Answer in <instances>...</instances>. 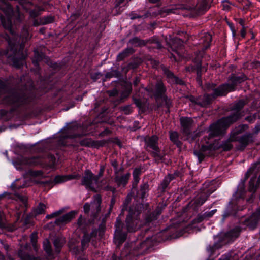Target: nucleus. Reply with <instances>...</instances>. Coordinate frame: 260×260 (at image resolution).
Returning <instances> with one entry per match:
<instances>
[{
  "instance_id": "9",
  "label": "nucleus",
  "mask_w": 260,
  "mask_h": 260,
  "mask_svg": "<svg viewBox=\"0 0 260 260\" xmlns=\"http://www.w3.org/2000/svg\"><path fill=\"white\" fill-rule=\"evenodd\" d=\"M145 141L147 147H150L154 151L153 155L154 157L157 160H160L162 157L159 154V150L157 146L158 137L156 136H152V137H147L145 139Z\"/></svg>"
},
{
  "instance_id": "19",
  "label": "nucleus",
  "mask_w": 260,
  "mask_h": 260,
  "mask_svg": "<svg viewBox=\"0 0 260 260\" xmlns=\"http://www.w3.org/2000/svg\"><path fill=\"white\" fill-rule=\"evenodd\" d=\"M180 120L183 128V133L187 135H189V128L192 123V119L190 118L182 117L180 118Z\"/></svg>"
},
{
  "instance_id": "59",
  "label": "nucleus",
  "mask_w": 260,
  "mask_h": 260,
  "mask_svg": "<svg viewBox=\"0 0 260 260\" xmlns=\"http://www.w3.org/2000/svg\"><path fill=\"white\" fill-rule=\"evenodd\" d=\"M30 15L32 17H36L39 15V13L35 10H33L30 11Z\"/></svg>"
},
{
  "instance_id": "44",
  "label": "nucleus",
  "mask_w": 260,
  "mask_h": 260,
  "mask_svg": "<svg viewBox=\"0 0 260 260\" xmlns=\"http://www.w3.org/2000/svg\"><path fill=\"white\" fill-rule=\"evenodd\" d=\"M16 196L17 198V200L20 201L22 203V204L25 207H26V204H27V198L25 196H21V195L18 194H16Z\"/></svg>"
},
{
  "instance_id": "36",
  "label": "nucleus",
  "mask_w": 260,
  "mask_h": 260,
  "mask_svg": "<svg viewBox=\"0 0 260 260\" xmlns=\"http://www.w3.org/2000/svg\"><path fill=\"white\" fill-rule=\"evenodd\" d=\"M37 239H38L37 234L36 233H32L31 235V237H30L31 242L33 246L34 249L36 251L37 250Z\"/></svg>"
},
{
  "instance_id": "5",
  "label": "nucleus",
  "mask_w": 260,
  "mask_h": 260,
  "mask_svg": "<svg viewBox=\"0 0 260 260\" xmlns=\"http://www.w3.org/2000/svg\"><path fill=\"white\" fill-rule=\"evenodd\" d=\"M139 213L133 211L132 209L129 210V214L126 219V228L128 231L135 232L142 225V223L139 218Z\"/></svg>"
},
{
  "instance_id": "56",
  "label": "nucleus",
  "mask_w": 260,
  "mask_h": 260,
  "mask_svg": "<svg viewBox=\"0 0 260 260\" xmlns=\"http://www.w3.org/2000/svg\"><path fill=\"white\" fill-rule=\"evenodd\" d=\"M13 64L16 68H20L22 64V60H20L16 61V60L14 59V61H13Z\"/></svg>"
},
{
  "instance_id": "29",
  "label": "nucleus",
  "mask_w": 260,
  "mask_h": 260,
  "mask_svg": "<svg viewBox=\"0 0 260 260\" xmlns=\"http://www.w3.org/2000/svg\"><path fill=\"white\" fill-rule=\"evenodd\" d=\"M232 141L229 139V140L223 142L222 144L219 145H216L214 148L216 149L222 148L224 151H228L232 149L233 146L230 142Z\"/></svg>"
},
{
  "instance_id": "17",
  "label": "nucleus",
  "mask_w": 260,
  "mask_h": 260,
  "mask_svg": "<svg viewBox=\"0 0 260 260\" xmlns=\"http://www.w3.org/2000/svg\"><path fill=\"white\" fill-rule=\"evenodd\" d=\"M248 126L246 124H241L236 127L231 133L230 139L231 141H236L238 137L237 136L246 131Z\"/></svg>"
},
{
  "instance_id": "39",
  "label": "nucleus",
  "mask_w": 260,
  "mask_h": 260,
  "mask_svg": "<svg viewBox=\"0 0 260 260\" xmlns=\"http://www.w3.org/2000/svg\"><path fill=\"white\" fill-rule=\"evenodd\" d=\"M40 19L42 24L45 25L52 22L54 20V17L52 16H46L41 18Z\"/></svg>"
},
{
  "instance_id": "20",
  "label": "nucleus",
  "mask_w": 260,
  "mask_h": 260,
  "mask_svg": "<svg viewBox=\"0 0 260 260\" xmlns=\"http://www.w3.org/2000/svg\"><path fill=\"white\" fill-rule=\"evenodd\" d=\"M29 248V244L26 243L25 245H21L20 249L18 251V255L23 260H42L38 257H32L23 251V249H27Z\"/></svg>"
},
{
  "instance_id": "53",
  "label": "nucleus",
  "mask_w": 260,
  "mask_h": 260,
  "mask_svg": "<svg viewBox=\"0 0 260 260\" xmlns=\"http://www.w3.org/2000/svg\"><path fill=\"white\" fill-rule=\"evenodd\" d=\"M62 212V211L61 210H60V211H57L51 215H47L46 216V218H48V219H50L52 217H53L54 216H56L57 215H59L60 214H61V213Z\"/></svg>"
},
{
  "instance_id": "32",
  "label": "nucleus",
  "mask_w": 260,
  "mask_h": 260,
  "mask_svg": "<svg viewBox=\"0 0 260 260\" xmlns=\"http://www.w3.org/2000/svg\"><path fill=\"white\" fill-rule=\"evenodd\" d=\"M98 142L92 141L90 139L85 138L80 141V144L82 146L87 147L96 146Z\"/></svg>"
},
{
  "instance_id": "28",
  "label": "nucleus",
  "mask_w": 260,
  "mask_h": 260,
  "mask_svg": "<svg viewBox=\"0 0 260 260\" xmlns=\"http://www.w3.org/2000/svg\"><path fill=\"white\" fill-rule=\"evenodd\" d=\"M162 71L164 72V74L168 78V82L170 83H174V81H176V76L174 75V74L169 71L168 69L165 67H162Z\"/></svg>"
},
{
  "instance_id": "6",
  "label": "nucleus",
  "mask_w": 260,
  "mask_h": 260,
  "mask_svg": "<svg viewBox=\"0 0 260 260\" xmlns=\"http://www.w3.org/2000/svg\"><path fill=\"white\" fill-rule=\"evenodd\" d=\"M260 220V207L250 216L241 219L240 223L251 230L255 229Z\"/></svg>"
},
{
  "instance_id": "63",
  "label": "nucleus",
  "mask_w": 260,
  "mask_h": 260,
  "mask_svg": "<svg viewBox=\"0 0 260 260\" xmlns=\"http://www.w3.org/2000/svg\"><path fill=\"white\" fill-rule=\"evenodd\" d=\"M33 25L35 26L42 25L41 23V20L40 18L39 19V21L38 20H34Z\"/></svg>"
},
{
  "instance_id": "31",
  "label": "nucleus",
  "mask_w": 260,
  "mask_h": 260,
  "mask_svg": "<svg viewBox=\"0 0 260 260\" xmlns=\"http://www.w3.org/2000/svg\"><path fill=\"white\" fill-rule=\"evenodd\" d=\"M46 206L42 203H40L38 206L34 208L33 210V215L36 216L37 215L44 214L45 212Z\"/></svg>"
},
{
  "instance_id": "54",
  "label": "nucleus",
  "mask_w": 260,
  "mask_h": 260,
  "mask_svg": "<svg viewBox=\"0 0 260 260\" xmlns=\"http://www.w3.org/2000/svg\"><path fill=\"white\" fill-rule=\"evenodd\" d=\"M35 57L36 58V60H33V63L35 65H37V61H40L42 59V56H40L38 53H35Z\"/></svg>"
},
{
  "instance_id": "34",
  "label": "nucleus",
  "mask_w": 260,
  "mask_h": 260,
  "mask_svg": "<svg viewBox=\"0 0 260 260\" xmlns=\"http://www.w3.org/2000/svg\"><path fill=\"white\" fill-rule=\"evenodd\" d=\"M43 247L44 250L46 252L49 256L52 254V249L51 244L48 240L46 239L43 242Z\"/></svg>"
},
{
  "instance_id": "52",
  "label": "nucleus",
  "mask_w": 260,
  "mask_h": 260,
  "mask_svg": "<svg viewBox=\"0 0 260 260\" xmlns=\"http://www.w3.org/2000/svg\"><path fill=\"white\" fill-rule=\"evenodd\" d=\"M112 166L114 167L116 174H117L118 172V162L116 160H113L111 162Z\"/></svg>"
},
{
  "instance_id": "51",
  "label": "nucleus",
  "mask_w": 260,
  "mask_h": 260,
  "mask_svg": "<svg viewBox=\"0 0 260 260\" xmlns=\"http://www.w3.org/2000/svg\"><path fill=\"white\" fill-rule=\"evenodd\" d=\"M216 212V210L215 209L208 212H205L204 213V217H206V218L211 217Z\"/></svg>"
},
{
  "instance_id": "1",
  "label": "nucleus",
  "mask_w": 260,
  "mask_h": 260,
  "mask_svg": "<svg viewBox=\"0 0 260 260\" xmlns=\"http://www.w3.org/2000/svg\"><path fill=\"white\" fill-rule=\"evenodd\" d=\"M238 117L236 115L223 117L216 123L211 125L209 130V137L211 138L224 134L228 128L237 121Z\"/></svg>"
},
{
  "instance_id": "40",
  "label": "nucleus",
  "mask_w": 260,
  "mask_h": 260,
  "mask_svg": "<svg viewBox=\"0 0 260 260\" xmlns=\"http://www.w3.org/2000/svg\"><path fill=\"white\" fill-rule=\"evenodd\" d=\"M119 109L126 115H128L132 112V109L130 105L120 107Z\"/></svg>"
},
{
  "instance_id": "42",
  "label": "nucleus",
  "mask_w": 260,
  "mask_h": 260,
  "mask_svg": "<svg viewBox=\"0 0 260 260\" xmlns=\"http://www.w3.org/2000/svg\"><path fill=\"white\" fill-rule=\"evenodd\" d=\"M131 199H132V195L128 194L126 197V198L123 203V208L122 209V212H123L124 210H126L127 206L128 205V204H129V203L131 201Z\"/></svg>"
},
{
  "instance_id": "24",
  "label": "nucleus",
  "mask_w": 260,
  "mask_h": 260,
  "mask_svg": "<svg viewBox=\"0 0 260 260\" xmlns=\"http://www.w3.org/2000/svg\"><path fill=\"white\" fill-rule=\"evenodd\" d=\"M134 52L132 48H127L124 49L122 52L118 54L117 56V61H121L127 57Z\"/></svg>"
},
{
  "instance_id": "48",
  "label": "nucleus",
  "mask_w": 260,
  "mask_h": 260,
  "mask_svg": "<svg viewBox=\"0 0 260 260\" xmlns=\"http://www.w3.org/2000/svg\"><path fill=\"white\" fill-rule=\"evenodd\" d=\"M223 9L228 11L231 8V4L228 1H223L222 3Z\"/></svg>"
},
{
  "instance_id": "23",
  "label": "nucleus",
  "mask_w": 260,
  "mask_h": 260,
  "mask_svg": "<svg viewBox=\"0 0 260 260\" xmlns=\"http://www.w3.org/2000/svg\"><path fill=\"white\" fill-rule=\"evenodd\" d=\"M129 177V173H127L121 176H119L118 174H117L115 178V182L118 186H125L128 182Z\"/></svg>"
},
{
  "instance_id": "62",
  "label": "nucleus",
  "mask_w": 260,
  "mask_h": 260,
  "mask_svg": "<svg viewBox=\"0 0 260 260\" xmlns=\"http://www.w3.org/2000/svg\"><path fill=\"white\" fill-rule=\"evenodd\" d=\"M125 0H116L115 3V7L117 8L120 6V4L123 3Z\"/></svg>"
},
{
  "instance_id": "33",
  "label": "nucleus",
  "mask_w": 260,
  "mask_h": 260,
  "mask_svg": "<svg viewBox=\"0 0 260 260\" xmlns=\"http://www.w3.org/2000/svg\"><path fill=\"white\" fill-rule=\"evenodd\" d=\"M170 140L177 146L181 144L180 142L178 140V134L176 132H171L170 133Z\"/></svg>"
},
{
  "instance_id": "35",
  "label": "nucleus",
  "mask_w": 260,
  "mask_h": 260,
  "mask_svg": "<svg viewBox=\"0 0 260 260\" xmlns=\"http://www.w3.org/2000/svg\"><path fill=\"white\" fill-rule=\"evenodd\" d=\"M174 178L172 175H169L166 176L161 184L162 189L164 190L169 185L170 182Z\"/></svg>"
},
{
  "instance_id": "45",
  "label": "nucleus",
  "mask_w": 260,
  "mask_h": 260,
  "mask_svg": "<svg viewBox=\"0 0 260 260\" xmlns=\"http://www.w3.org/2000/svg\"><path fill=\"white\" fill-rule=\"evenodd\" d=\"M238 259L239 256L237 255L234 254L232 255L231 254L229 255L225 256L219 260H238Z\"/></svg>"
},
{
  "instance_id": "37",
  "label": "nucleus",
  "mask_w": 260,
  "mask_h": 260,
  "mask_svg": "<svg viewBox=\"0 0 260 260\" xmlns=\"http://www.w3.org/2000/svg\"><path fill=\"white\" fill-rule=\"evenodd\" d=\"M90 239V237L89 235L88 234H85L83 237V239L82 240L81 244L82 248L84 249L87 247L89 241Z\"/></svg>"
},
{
  "instance_id": "12",
  "label": "nucleus",
  "mask_w": 260,
  "mask_h": 260,
  "mask_svg": "<svg viewBox=\"0 0 260 260\" xmlns=\"http://www.w3.org/2000/svg\"><path fill=\"white\" fill-rule=\"evenodd\" d=\"M123 226L121 219L118 217L115 223V239L119 244L123 243L126 237V235L125 233H122Z\"/></svg>"
},
{
  "instance_id": "15",
  "label": "nucleus",
  "mask_w": 260,
  "mask_h": 260,
  "mask_svg": "<svg viewBox=\"0 0 260 260\" xmlns=\"http://www.w3.org/2000/svg\"><path fill=\"white\" fill-rule=\"evenodd\" d=\"M148 91L154 94L156 97L162 96L166 91V89L161 81H157L155 86V90L153 91L152 88H149Z\"/></svg>"
},
{
  "instance_id": "30",
  "label": "nucleus",
  "mask_w": 260,
  "mask_h": 260,
  "mask_svg": "<svg viewBox=\"0 0 260 260\" xmlns=\"http://www.w3.org/2000/svg\"><path fill=\"white\" fill-rule=\"evenodd\" d=\"M128 42L131 45L135 47L143 46L146 44L144 40H141L138 37H135L129 40Z\"/></svg>"
},
{
  "instance_id": "41",
  "label": "nucleus",
  "mask_w": 260,
  "mask_h": 260,
  "mask_svg": "<svg viewBox=\"0 0 260 260\" xmlns=\"http://www.w3.org/2000/svg\"><path fill=\"white\" fill-rule=\"evenodd\" d=\"M139 173L138 171L135 170L133 173V186L135 187L137 185L139 181Z\"/></svg>"
},
{
  "instance_id": "61",
  "label": "nucleus",
  "mask_w": 260,
  "mask_h": 260,
  "mask_svg": "<svg viewBox=\"0 0 260 260\" xmlns=\"http://www.w3.org/2000/svg\"><path fill=\"white\" fill-rule=\"evenodd\" d=\"M131 19H136V18H140L142 17L141 16L139 15H138L137 14H134V13H132L131 14Z\"/></svg>"
},
{
  "instance_id": "25",
  "label": "nucleus",
  "mask_w": 260,
  "mask_h": 260,
  "mask_svg": "<svg viewBox=\"0 0 260 260\" xmlns=\"http://www.w3.org/2000/svg\"><path fill=\"white\" fill-rule=\"evenodd\" d=\"M54 245L55 250L57 252H59L61 248L65 243V239L63 237H57L54 240Z\"/></svg>"
},
{
  "instance_id": "21",
  "label": "nucleus",
  "mask_w": 260,
  "mask_h": 260,
  "mask_svg": "<svg viewBox=\"0 0 260 260\" xmlns=\"http://www.w3.org/2000/svg\"><path fill=\"white\" fill-rule=\"evenodd\" d=\"M80 176L76 174H71L68 175H58L54 178V182L55 183H61L74 179H78Z\"/></svg>"
},
{
  "instance_id": "49",
  "label": "nucleus",
  "mask_w": 260,
  "mask_h": 260,
  "mask_svg": "<svg viewBox=\"0 0 260 260\" xmlns=\"http://www.w3.org/2000/svg\"><path fill=\"white\" fill-rule=\"evenodd\" d=\"M85 221V219H84L82 216H80L78 220V225L79 227L82 228L84 222Z\"/></svg>"
},
{
  "instance_id": "7",
  "label": "nucleus",
  "mask_w": 260,
  "mask_h": 260,
  "mask_svg": "<svg viewBox=\"0 0 260 260\" xmlns=\"http://www.w3.org/2000/svg\"><path fill=\"white\" fill-rule=\"evenodd\" d=\"M101 197L99 194L94 196L93 201L90 203H86L84 205V211L86 214L90 212L94 217L96 216L101 211Z\"/></svg>"
},
{
  "instance_id": "26",
  "label": "nucleus",
  "mask_w": 260,
  "mask_h": 260,
  "mask_svg": "<svg viewBox=\"0 0 260 260\" xmlns=\"http://www.w3.org/2000/svg\"><path fill=\"white\" fill-rule=\"evenodd\" d=\"M201 40V43L203 44L205 49H207L209 47L210 42H211L212 40L211 35L209 34H205L202 37Z\"/></svg>"
},
{
  "instance_id": "8",
  "label": "nucleus",
  "mask_w": 260,
  "mask_h": 260,
  "mask_svg": "<svg viewBox=\"0 0 260 260\" xmlns=\"http://www.w3.org/2000/svg\"><path fill=\"white\" fill-rule=\"evenodd\" d=\"M55 162V158L53 155H41L36 157L28 159L26 163L30 165H37L42 163H49L53 165Z\"/></svg>"
},
{
  "instance_id": "2",
  "label": "nucleus",
  "mask_w": 260,
  "mask_h": 260,
  "mask_svg": "<svg viewBox=\"0 0 260 260\" xmlns=\"http://www.w3.org/2000/svg\"><path fill=\"white\" fill-rule=\"evenodd\" d=\"M210 0H185V5H181L175 9H168L165 10L167 13H174V10L177 9H186L190 11H194L198 13H201L206 11L209 8V1Z\"/></svg>"
},
{
  "instance_id": "47",
  "label": "nucleus",
  "mask_w": 260,
  "mask_h": 260,
  "mask_svg": "<svg viewBox=\"0 0 260 260\" xmlns=\"http://www.w3.org/2000/svg\"><path fill=\"white\" fill-rule=\"evenodd\" d=\"M194 153L198 157L199 162H201L204 158V155L202 152L199 151H195Z\"/></svg>"
},
{
  "instance_id": "55",
  "label": "nucleus",
  "mask_w": 260,
  "mask_h": 260,
  "mask_svg": "<svg viewBox=\"0 0 260 260\" xmlns=\"http://www.w3.org/2000/svg\"><path fill=\"white\" fill-rule=\"evenodd\" d=\"M245 120L249 122H253L255 120V116H249L245 118Z\"/></svg>"
},
{
  "instance_id": "38",
  "label": "nucleus",
  "mask_w": 260,
  "mask_h": 260,
  "mask_svg": "<svg viewBox=\"0 0 260 260\" xmlns=\"http://www.w3.org/2000/svg\"><path fill=\"white\" fill-rule=\"evenodd\" d=\"M148 189V185L147 183H145L141 185L140 190V193L142 198H144L145 197V194L147 191Z\"/></svg>"
},
{
  "instance_id": "4",
  "label": "nucleus",
  "mask_w": 260,
  "mask_h": 260,
  "mask_svg": "<svg viewBox=\"0 0 260 260\" xmlns=\"http://www.w3.org/2000/svg\"><path fill=\"white\" fill-rule=\"evenodd\" d=\"M246 79V77L245 75L240 76L232 75L230 79L231 84H223L215 89L213 92L214 96L224 95L228 92L234 90L235 85L243 82Z\"/></svg>"
},
{
  "instance_id": "11",
  "label": "nucleus",
  "mask_w": 260,
  "mask_h": 260,
  "mask_svg": "<svg viewBox=\"0 0 260 260\" xmlns=\"http://www.w3.org/2000/svg\"><path fill=\"white\" fill-rule=\"evenodd\" d=\"M99 181V177L95 176L91 172L87 170L85 171V175L82 179V184L87 187L93 189V185H98Z\"/></svg>"
},
{
  "instance_id": "50",
  "label": "nucleus",
  "mask_w": 260,
  "mask_h": 260,
  "mask_svg": "<svg viewBox=\"0 0 260 260\" xmlns=\"http://www.w3.org/2000/svg\"><path fill=\"white\" fill-rule=\"evenodd\" d=\"M249 190L250 192H254L256 190V188L255 187L254 182L252 181H250L249 183Z\"/></svg>"
},
{
  "instance_id": "22",
  "label": "nucleus",
  "mask_w": 260,
  "mask_h": 260,
  "mask_svg": "<svg viewBox=\"0 0 260 260\" xmlns=\"http://www.w3.org/2000/svg\"><path fill=\"white\" fill-rule=\"evenodd\" d=\"M240 232L241 229L239 227L234 228L225 234V237L226 240L228 242L233 241L239 236Z\"/></svg>"
},
{
  "instance_id": "57",
  "label": "nucleus",
  "mask_w": 260,
  "mask_h": 260,
  "mask_svg": "<svg viewBox=\"0 0 260 260\" xmlns=\"http://www.w3.org/2000/svg\"><path fill=\"white\" fill-rule=\"evenodd\" d=\"M43 175V173L41 171H36L32 172V175L35 176H41Z\"/></svg>"
},
{
  "instance_id": "46",
  "label": "nucleus",
  "mask_w": 260,
  "mask_h": 260,
  "mask_svg": "<svg viewBox=\"0 0 260 260\" xmlns=\"http://www.w3.org/2000/svg\"><path fill=\"white\" fill-rule=\"evenodd\" d=\"M118 72L117 70H113L110 72L107 73L105 77L106 78H112L113 77H118Z\"/></svg>"
},
{
  "instance_id": "10",
  "label": "nucleus",
  "mask_w": 260,
  "mask_h": 260,
  "mask_svg": "<svg viewBox=\"0 0 260 260\" xmlns=\"http://www.w3.org/2000/svg\"><path fill=\"white\" fill-rule=\"evenodd\" d=\"M210 194V193H208L206 191L201 192L189 203L188 207L192 208L194 210H197L206 201Z\"/></svg>"
},
{
  "instance_id": "43",
  "label": "nucleus",
  "mask_w": 260,
  "mask_h": 260,
  "mask_svg": "<svg viewBox=\"0 0 260 260\" xmlns=\"http://www.w3.org/2000/svg\"><path fill=\"white\" fill-rule=\"evenodd\" d=\"M163 102L165 103L166 107L169 109L172 105L171 101L166 95H164L161 97Z\"/></svg>"
},
{
  "instance_id": "58",
  "label": "nucleus",
  "mask_w": 260,
  "mask_h": 260,
  "mask_svg": "<svg viewBox=\"0 0 260 260\" xmlns=\"http://www.w3.org/2000/svg\"><path fill=\"white\" fill-rule=\"evenodd\" d=\"M205 218H206V217H204V214L203 215H201V216H199L197 217V218L196 219V220L197 221V222H200L201 221H202Z\"/></svg>"
},
{
  "instance_id": "13",
  "label": "nucleus",
  "mask_w": 260,
  "mask_h": 260,
  "mask_svg": "<svg viewBox=\"0 0 260 260\" xmlns=\"http://www.w3.org/2000/svg\"><path fill=\"white\" fill-rule=\"evenodd\" d=\"M245 104L246 102L243 100H240L237 103H235L232 108L233 113L229 116H234L236 115L238 117L237 118V120L239 119L241 117L244 115V112L241 111V110L244 107Z\"/></svg>"
},
{
  "instance_id": "16",
  "label": "nucleus",
  "mask_w": 260,
  "mask_h": 260,
  "mask_svg": "<svg viewBox=\"0 0 260 260\" xmlns=\"http://www.w3.org/2000/svg\"><path fill=\"white\" fill-rule=\"evenodd\" d=\"M77 214V212L75 211H71L65 215L58 218L55 222L57 224H61L67 223L73 219Z\"/></svg>"
},
{
  "instance_id": "60",
  "label": "nucleus",
  "mask_w": 260,
  "mask_h": 260,
  "mask_svg": "<svg viewBox=\"0 0 260 260\" xmlns=\"http://www.w3.org/2000/svg\"><path fill=\"white\" fill-rule=\"evenodd\" d=\"M176 81H174V83H176L180 85H183L184 84V81H182L181 79H179L177 77H176Z\"/></svg>"
},
{
  "instance_id": "18",
  "label": "nucleus",
  "mask_w": 260,
  "mask_h": 260,
  "mask_svg": "<svg viewBox=\"0 0 260 260\" xmlns=\"http://www.w3.org/2000/svg\"><path fill=\"white\" fill-rule=\"evenodd\" d=\"M187 99L192 103H195L203 107L209 104L210 101L212 100L211 96L208 94L204 96V100L202 101H201L200 99H196L193 96H188Z\"/></svg>"
},
{
  "instance_id": "14",
  "label": "nucleus",
  "mask_w": 260,
  "mask_h": 260,
  "mask_svg": "<svg viewBox=\"0 0 260 260\" xmlns=\"http://www.w3.org/2000/svg\"><path fill=\"white\" fill-rule=\"evenodd\" d=\"M236 141H238L241 145L239 149L243 150L250 143L253 142V135L251 133L246 134L237 138Z\"/></svg>"
},
{
  "instance_id": "3",
  "label": "nucleus",
  "mask_w": 260,
  "mask_h": 260,
  "mask_svg": "<svg viewBox=\"0 0 260 260\" xmlns=\"http://www.w3.org/2000/svg\"><path fill=\"white\" fill-rule=\"evenodd\" d=\"M3 103L13 106H18L24 103L23 97L20 96L14 90H9L6 87L0 88V98Z\"/></svg>"
},
{
  "instance_id": "27",
  "label": "nucleus",
  "mask_w": 260,
  "mask_h": 260,
  "mask_svg": "<svg viewBox=\"0 0 260 260\" xmlns=\"http://www.w3.org/2000/svg\"><path fill=\"white\" fill-rule=\"evenodd\" d=\"M183 45V41L177 38H174L172 40L171 48L173 50L177 52V49H180Z\"/></svg>"
},
{
  "instance_id": "64",
  "label": "nucleus",
  "mask_w": 260,
  "mask_h": 260,
  "mask_svg": "<svg viewBox=\"0 0 260 260\" xmlns=\"http://www.w3.org/2000/svg\"><path fill=\"white\" fill-rule=\"evenodd\" d=\"M218 247L216 245H214L212 247L209 246L208 248V250H210L211 252H213L215 250L217 249Z\"/></svg>"
}]
</instances>
